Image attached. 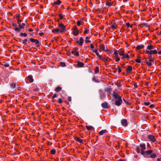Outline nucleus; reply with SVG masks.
I'll return each instance as SVG.
<instances>
[{"mask_svg":"<svg viewBox=\"0 0 161 161\" xmlns=\"http://www.w3.org/2000/svg\"><path fill=\"white\" fill-rule=\"evenodd\" d=\"M139 146L141 148L140 154L144 157L155 158L157 157L158 154H156L152 150L145 151L146 149V146L145 143L140 144Z\"/></svg>","mask_w":161,"mask_h":161,"instance_id":"1","label":"nucleus"},{"mask_svg":"<svg viewBox=\"0 0 161 161\" xmlns=\"http://www.w3.org/2000/svg\"><path fill=\"white\" fill-rule=\"evenodd\" d=\"M116 90L115 89L113 91V94H112V95L113 97L112 100H115V101L119 100H121L122 99L121 97L116 92Z\"/></svg>","mask_w":161,"mask_h":161,"instance_id":"2","label":"nucleus"},{"mask_svg":"<svg viewBox=\"0 0 161 161\" xmlns=\"http://www.w3.org/2000/svg\"><path fill=\"white\" fill-rule=\"evenodd\" d=\"M58 26L61 28L59 30L60 31L62 32H64L66 30L65 26L62 23H59L58 25Z\"/></svg>","mask_w":161,"mask_h":161,"instance_id":"3","label":"nucleus"},{"mask_svg":"<svg viewBox=\"0 0 161 161\" xmlns=\"http://www.w3.org/2000/svg\"><path fill=\"white\" fill-rule=\"evenodd\" d=\"M30 41L32 43H35V44L36 45V47H38L39 46V42L38 40L35 39L33 38H30Z\"/></svg>","mask_w":161,"mask_h":161,"instance_id":"4","label":"nucleus"},{"mask_svg":"<svg viewBox=\"0 0 161 161\" xmlns=\"http://www.w3.org/2000/svg\"><path fill=\"white\" fill-rule=\"evenodd\" d=\"M72 30L73 31V34L75 36H77L78 35L79 33V30H78L76 26H74L72 29Z\"/></svg>","mask_w":161,"mask_h":161,"instance_id":"5","label":"nucleus"},{"mask_svg":"<svg viewBox=\"0 0 161 161\" xmlns=\"http://www.w3.org/2000/svg\"><path fill=\"white\" fill-rule=\"evenodd\" d=\"M148 137L150 141H152V142H156V139L153 136L151 135H149Z\"/></svg>","mask_w":161,"mask_h":161,"instance_id":"6","label":"nucleus"},{"mask_svg":"<svg viewBox=\"0 0 161 161\" xmlns=\"http://www.w3.org/2000/svg\"><path fill=\"white\" fill-rule=\"evenodd\" d=\"M122 103V99H121V100H116L115 101L114 104L118 106H119Z\"/></svg>","mask_w":161,"mask_h":161,"instance_id":"7","label":"nucleus"},{"mask_svg":"<svg viewBox=\"0 0 161 161\" xmlns=\"http://www.w3.org/2000/svg\"><path fill=\"white\" fill-rule=\"evenodd\" d=\"M121 123L124 126H126L127 125V120L125 119H122L121 120Z\"/></svg>","mask_w":161,"mask_h":161,"instance_id":"8","label":"nucleus"},{"mask_svg":"<svg viewBox=\"0 0 161 161\" xmlns=\"http://www.w3.org/2000/svg\"><path fill=\"white\" fill-rule=\"evenodd\" d=\"M16 85L18 86L17 83L15 82H13L11 83L10 86L12 89H14L15 88Z\"/></svg>","mask_w":161,"mask_h":161,"instance_id":"9","label":"nucleus"},{"mask_svg":"<svg viewBox=\"0 0 161 161\" xmlns=\"http://www.w3.org/2000/svg\"><path fill=\"white\" fill-rule=\"evenodd\" d=\"M132 69V67L131 66H128L127 68L126 69V72L128 73H131Z\"/></svg>","mask_w":161,"mask_h":161,"instance_id":"10","label":"nucleus"},{"mask_svg":"<svg viewBox=\"0 0 161 161\" xmlns=\"http://www.w3.org/2000/svg\"><path fill=\"white\" fill-rule=\"evenodd\" d=\"M105 97V93L103 92L100 93V98L101 99L103 100L104 99Z\"/></svg>","mask_w":161,"mask_h":161,"instance_id":"11","label":"nucleus"},{"mask_svg":"<svg viewBox=\"0 0 161 161\" xmlns=\"http://www.w3.org/2000/svg\"><path fill=\"white\" fill-rule=\"evenodd\" d=\"M101 106L103 108H108V103L107 102H105L101 104Z\"/></svg>","mask_w":161,"mask_h":161,"instance_id":"12","label":"nucleus"},{"mask_svg":"<svg viewBox=\"0 0 161 161\" xmlns=\"http://www.w3.org/2000/svg\"><path fill=\"white\" fill-rule=\"evenodd\" d=\"M61 1L60 0H57L56 2H54L52 3V5L54 6L55 5H59L60 4Z\"/></svg>","mask_w":161,"mask_h":161,"instance_id":"13","label":"nucleus"},{"mask_svg":"<svg viewBox=\"0 0 161 161\" xmlns=\"http://www.w3.org/2000/svg\"><path fill=\"white\" fill-rule=\"evenodd\" d=\"M60 31L59 29L58 28L54 29L52 30V32L58 34V33Z\"/></svg>","mask_w":161,"mask_h":161,"instance_id":"14","label":"nucleus"},{"mask_svg":"<svg viewBox=\"0 0 161 161\" xmlns=\"http://www.w3.org/2000/svg\"><path fill=\"white\" fill-rule=\"evenodd\" d=\"M107 131L106 130H102L99 132L100 135H102L104 133H107Z\"/></svg>","mask_w":161,"mask_h":161,"instance_id":"15","label":"nucleus"},{"mask_svg":"<svg viewBox=\"0 0 161 161\" xmlns=\"http://www.w3.org/2000/svg\"><path fill=\"white\" fill-rule=\"evenodd\" d=\"M28 80H29V82L30 83H32L33 81V79L32 78V76L31 75H29L28 77Z\"/></svg>","mask_w":161,"mask_h":161,"instance_id":"16","label":"nucleus"},{"mask_svg":"<svg viewBox=\"0 0 161 161\" xmlns=\"http://www.w3.org/2000/svg\"><path fill=\"white\" fill-rule=\"evenodd\" d=\"M75 140L80 143H82L83 142L82 140L80 139L79 137H75Z\"/></svg>","mask_w":161,"mask_h":161,"instance_id":"17","label":"nucleus"},{"mask_svg":"<svg viewBox=\"0 0 161 161\" xmlns=\"http://www.w3.org/2000/svg\"><path fill=\"white\" fill-rule=\"evenodd\" d=\"M154 48V47L150 44H149L147 47V48L148 50L152 49H153Z\"/></svg>","mask_w":161,"mask_h":161,"instance_id":"18","label":"nucleus"},{"mask_svg":"<svg viewBox=\"0 0 161 161\" xmlns=\"http://www.w3.org/2000/svg\"><path fill=\"white\" fill-rule=\"evenodd\" d=\"M157 53V52L156 49H155L153 50L150 51V55H152L153 54H156Z\"/></svg>","mask_w":161,"mask_h":161,"instance_id":"19","label":"nucleus"},{"mask_svg":"<svg viewBox=\"0 0 161 161\" xmlns=\"http://www.w3.org/2000/svg\"><path fill=\"white\" fill-rule=\"evenodd\" d=\"M117 27V24L115 22H114L111 26V28L113 29H116Z\"/></svg>","mask_w":161,"mask_h":161,"instance_id":"20","label":"nucleus"},{"mask_svg":"<svg viewBox=\"0 0 161 161\" xmlns=\"http://www.w3.org/2000/svg\"><path fill=\"white\" fill-rule=\"evenodd\" d=\"M62 90V88L60 86H58L56 87L55 89V91L57 92H59L60 91Z\"/></svg>","mask_w":161,"mask_h":161,"instance_id":"21","label":"nucleus"},{"mask_svg":"<svg viewBox=\"0 0 161 161\" xmlns=\"http://www.w3.org/2000/svg\"><path fill=\"white\" fill-rule=\"evenodd\" d=\"M144 45H138L136 47V49L137 50H140L141 48H142L144 47Z\"/></svg>","mask_w":161,"mask_h":161,"instance_id":"22","label":"nucleus"},{"mask_svg":"<svg viewBox=\"0 0 161 161\" xmlns=\"http://www.w3.org/2000/svg\"><path fill=\"white\" fill-rule=\"evenodd\" d=\"M84 65V64L81 62H79L77 63V65L80 67H83Z\"/></svg>","mask_w":161,"mask_h":161,"instance_id":"23","label":"nucleus"},{"mask_svg":"<svg viewBox=\"0 0 161 161\" xmlns=\"http://www.w3.org/2000/svg\"><path fill=\"white\" fill-rule=\"evenodd\" d=\"M100 50H103L105 51V46L103 44H101L99 47Z\"/></svg>","mask_w":161,"mask_h":161,"instance_id":"24","label":"nucleus"},{"mask_svg":"<svg viewBox=\"0 0 161 161\" xmlns=\"http://www.w3.org/2000/svg\"><path fill=\"white\" fill-rule=\"evenodd\" d=\"M149 61L150 62H153L154 60V57H153L152 56H149Z\"/></svg>","mask_w":161,"mask_h":161,"instance_id":"25","label":"nucleus"},{"mask_svg":"<svg viewBox=\"0 0 161 161\" xmlns=\"http://www.w3.org/2000/svg\"><path fill=\"white\" fill-rule=\"evenodd\" d=\"M112 91V89L111 88L108 87L105 89V91L107 92H109L110 93H111V92Z\"/></svg>","mask_w":161,"mask_h":161,"instance_id":"26","label":"nucleus"},{"mask_svg":"<svg viewBox=\"0 0 161 161\" xmlns=\"http://www.w3.org/2000/svg\"><path fill=\"white\" fill-rule=\"evenodd\" d=\"M20 35L21 36H23L24 37H26L27 36V34L26 33H23L22 32H21L20 33Z\"/></svg>","mask_w":161,"mask_h":161,"instance_id":"27","label":"nucleus"},{"mask_svg":"<svg viewBox=\"0 0 161 161\" xmlns=\"http://www.w3.org/2000/svg\"><path fill=\"white\" fill-rule=\"evenodd\" d=\"M60 64L62 67H64L66 66V64L64 62H61L60 63Z\"/></svg>","mask_w":161,"mask_h":161,"instance_id":"28","label":"nucleus"},{"mask_svg":"<svg viewBox=\"0 0 161 161\" xmlns=\"http://www.w3.org/2000/svg\"><path fill=\"white\" fill-rule=\"evenodd\" d=\"M56 152V151L55 149H53L51 150V153L52 154H54Z\"/></svg>","mask_w":161,"mask_h":161,"instance_id":"29","label":"nucleus"},{"mask_svg":"<svg viewBox=\"0 0 161 161\" xmlns=\"http://www.w3.org/2000/svg\"><path fill=\"white\" fill-rule=\"evenodd\" d=\"M27 41V40L26 39H25L23 40L22 43L24 44L25 45H26V42Z\"/></svg>","mask_w":161,"mask_h":161,"instance_id":"30","label":"nucleus"},{"mask_svg":"<svg viewBox=\"0 0 161 161\" xmlns=\"http://www.w3.org/2000/svg\"><path fill=\"white\" fill-rule=\"evenodd\" d=\"M86 127L88 130H90L91 128H94L93 127L91 126H88L86 125Z\"/></svg>","mask_w":161,"mask_h":161,"instance_id":"31","label":"nucleus"},{"mask_svg":"<svg viewBox=\"0 0 161 161\" xmlns=\"http://www.w3.org/2000/svg\"><path fill=\"white\" fill-rule=\"evenodd\" d=\"M114 54L115 55V57L118 58V53L117 50H115L114 53Z\"/></svg>","mask_w":161,"mask_h":161,"instance_id":"32","label":"nucleus"},{"mask_svg":"<svg viewBox=\"0 0 161 161\" xmlns=\"http://www.w3.org/2000/svg\"><path fill=\"white\" fill-rule=\"evenodd\" d=\"M4 66L6 67H8L9 66V64L8 63H4L3 64H2Z\"/></svg>","mask_w":161,"mask_h":161,"instance_id":"33","label":"nucleus"},{"mask_svg":"<svg viewBox=\"0 0 161 161\" xmlns=\"http://www.w3.org/2000/svg\"><path fill=\"white\" fill-rule=\"evenodd\" d=\"M136 150L137 153H140L141 152V149L139 147H137Z\"/></svg>","mask_w":161,"mask_h":161,"instance_id":"34","label":"nucleus"},{"mask_svg":"<svg viewBox=\"0 0 161 161\" xmlns=\"http://www.w3.org/2000/svg\"><path fill=\"white\" fill-rule=\"evenodd\" d=\"M146 64L148 65V66H151L152 65V63L151 62H146Z\"/></svg>","mask_w":161,"mask_h":161,"instance_id":"35","label":"nucleus"},{"mask_svg":"<svg viewBox=\"0 0 161 161\" xmlns=\"http://www.w3.org/2000/svg\"><path fill=\"white\" fill-rule=\"evenodd\" d=\"M15 31L19 32L20 31V30L19 29V27H15L14 29H13Z\"/></svg>","mask_w":161,"mask_h":161,"instance_id":"36","label":"nucleus"},{"mask_svg":"<svg viewBox=\"0 0 161 161\" xmlns=\"http://www.w3.org/2000/svg\"><path fill=\"white\" fill-rule=\"evenodd\" d=\"M124 56L125 58H126L128 59L130 58V57L127 53H125Z\"/></svg>","mask_w":161,"mask_h":161,"instance_id":"37","label":"nucleus"},{"mask_svg":"<svg viewBox=\"0 0 161 161\" xmlns=\"http://www.w3.org/2000/svg\"><path fill=\"white\" fill-rule=\"evenodd\" d=\"M99 71V68L97 67H96L95 68V73H97Z\"/></svg>","mask_w":161,"mask_h":161,"instance_id":"38","label":"nucleus"},{"mask_svg":"<svg viewBox=\"0 0 161 161\" xmlns=\"http://www.w3.org/2000/svg\"><path fill=\"white\" fill-rule=\"evenodd\" d=\"M18 23V25L19 24H21V23L22 22V20H21L19 18H18L17 19Z\"/></svg>","mask_w":161,"mask_h":161,"instance_id":"39","label":"nucleus"},{"mask_svg":"<svg viewBox=\"0 0 161 161\" xmlns=\"http://www.w3.org/2000/svg\"><path fill=\"white\" fill-rule=\"evenodd\" d=\"M76 52V51H75V49H72V50L71 51V53L73 55H75V53Z\"/></svg>","mask_w":161,"mask_h":161,"instance_id":"40","label":"nucleus"},{"mask_svg":"<svg viewBox=\"0 0 161 161\" xmlns=\"http://www.w3.org/2000/svg\"><path fill=\"white\" fill-rule=\"evenodd\" d=\"M124 51H122L120 53H119V54L121 56H123L125 55V53H124Z\"/></svg>","mask_w":161,"mask_h":161,"instance_id":"41","label":"nucleus"},{"mask_svg":"<svg viewBox=\"0 0 161 161\" xmlns=\"http://www.w3.org/2000/svg\"><path fill=\"white\" fill-rule=\"evenodd\" d=\"M18 26H19V29L20 30V29H23L24 28V26H23V25H21V24H19Z\"/></svg>","mask_w":161,"mask_h":161,"instance_id":"42","label":"nucleus"},{"mask_svg":"<svg viewBox=\"0 0 161 161\" xmlns=\"http://www.w3.org/2000/svg\"><path fill=\"white\" fill-rule=\"evenodd\" d=\"M105 5L106 6H111L112 5V3H106L105 4Z\"/></svg>","mask_w":161,"mask_h":161,"instance_id":"43","label":"nucleus"},{"mask_svg":"<svg viewBox=\"0 0 161 161\" xmlns=\"http://www.w3.org/2000/svg\"><path fill=\"white\" fill-rule=\"evenodd\" d=\"M62 102H63L61 98H59L58 99V103H59L61 104L62 103Z\"/></svg>","mask_w":161,"mask_h":161,"instance_id":"44","label":"nucleus"},{"mask_svg":"<svg viewBox=\"0 0 161 161\" xmlns=\"http://www.w3.org/2000/svg\"><path fill=\"white\" fill-rule=\"evenodd\" d=\"M135 61L136 62L138 63H141V61L140 60V59H136L135 60Z\"/></svg>","mask_w":161,"mask_h":161,"instance_id":"45","label":"nucleus"},{"mask_svg":"<svg viewBox=\"0 0 161 161\" xmlns=\"http://www.w3.org/2000/svg\"><path fill=\"white\" fill-rule=\"evenodd\" d=\"M89 31V30L86 29V30H85V31H84V33L85 34H87V33H88Z\"/></svg>","mask_w":161,"mask_h":161,"instance_id":"46","label":"nucleus"},{"mask_svg":"<svg viewBox=\"0 0 161 161\" xmlns=\"http://www.w3.org/2000/svg\"><path fill=\"white\" fill-rule=\"evenodd\" d=\"M68 100L69 102L71 101V97L70 96H69L68 97Z\"/></svg>","mask_w":161,"mask_h":161,"instance_id":"47","label":"nucleus"},{"mask_svg":"<svg viewBox=\"0 0 161 161\" xmlns=\"http://www.w3.org/2000/svg\"><path fill=\"white\" fill-rule=\"evenodd\" d=\"M102 60H103L104 62H108V61L107 59L105 58H102Z\"/></svg>","mask_w":161,"mask_h":161,"instance_id":"48","label":"nucleus"},{"mask_svg":"<svg viewBox=\"0 0 161 161\" xmlns=\"http://www.w3.org/2000/svg\"><path fill=\"white\" fill-rule=\"evenodd\" d=\"M117 68H118V70L119 73H120L121 72V69L120 68V67H119L118 66V67H117Z\"/></svg>","mask_w":161,"mask_h":161,"instance_id":"49","label":"nucleus"},{"mask_svg":"<svg viewBox=\"0 0 161 161\" xmlns=\"http://www.w3.org/2000/svg\"><path fill=\"white\" fill-rule=\"evenodd\" d=\"M144 104L146 106H148L150 104L148 102H144Z\"/></svg>","mask_w":161,"mask_h":161,"instance_id":"50","label":"nucleus"},{"mask_svg":"<svg viewBox=\"0 0 161 161\" xmlns=\"http://www.w3.org/2000/svg\"><path fill=\"white\" fill-rule=\"evenodd\" d=\"M77 25L78 26H79L81 24L80 22V21H77Z\"/></svg>","mask_w":161,"mask_h":161,"instance_id":"51","label":"nucleus"},{"mask_svg":"<svg viewBox=\"0 0 161 161\" xmlns=\"http://www.w3.org/2000/svg\"><path fill=\"white\" fill-rule=\"evenodd\" d=\"M123 100L124 102H125V103L127 105H130V103L126 101V100L125 99H123Z\"/></svg>","mask_w":161,"mask_h":161,"instance_id":"52","label":"nucleus"},{"mask_svg":"<svg viewBox=\"0 0 161 161\" xmlns=\"http://www.w3.org/2000/svg\"><path fill=\"white\" fill-rule=\"evenodd\" d=\"M58 16H59L60 19H63V17L61 14H59Z\"/></svg>","mask_w":161,"mask_h":161,"instance_id":"53","label":"nucleus"},{"mask_svg":"<svg viewBox=\"0 0 161 161\" xmlns=\"http://www.w3.org/2000/svg\"><path fill=\"white\" fill-rule=\"evenodd\" d=\"M155 106L153 104H151L149 106V108H154Z\"/></svg>","mask_w":161,"mask_h":161,"instance_id":"54","label":"nucleus"},{"mask_svg":"<svg viewBox=\"0 0 161 161\" xmlns=\"http://www.w3.org/2000/svg\"><path fill=\"white\" fill-rule=\"evenodd\" d=\"M57 97V95L56 94H54L53 96L52 97V98L54 99Z\"/></svg>","mask_w":161,"mask_h":161,"instance_id":"55","label":"nucleus"},{"mask_svg":"<svg viewBox=\"0 0 161 161\" xmlns=\"http://www.w3.org/2000/svg\"><path fill=\"white\" fill-rule=\"evenodd\" d=\"M34 91H36V92H38L39 91V89L38 88H35V89H34L33 90Z\"/></svg>","mask_w":161,"mask_h":161,"instance_id":"56","label":"nucleus"},{"mask_svg":"<svg viewBox=\"0 0 161 161\" xmlns=\"http://www.w3.org/2000/svg\"><path fill=\"white\" fill-rule=\"evenodd\" d=\"M146 53L147 54H150V51H149L148 50L146 51Z\"/></svg>","mask_w":161,"mask_h":161,"instance_id":"57","label":"nucleus"},{"mask_svg":"<svg viewBox=\"0 0 161 161\" xmlns=\"http://www.w3.org/2000/svg\"><path fill=\"white\" fill-rule=\"evenodd\" d=\"M79 40L80 41L84 42V40L82 37H80V38Z\"/></svg>","mask_w":161,"mask_h":161,"instance_id":"58","label":"nucleus"},{"mask_svg":"<svg viewBox=\"0 0 161 161\" xmlns=\"http://www.w3.org/2000/svg\"><path fill=\"white\" fill-rule=\"evenodd\" d=\"M12 25L13 27H15L17 26V25L16 24L14 23H12Z\"/></svg>","mask_w":161,"mask_h":161,"instance_id":"59","label":"nucleus"},{"mask_svg":"<svg viewBox=\"0 0 161 161\" xmlns=\"http://www.w3.org/2000/svg\"><path fill=\"white\" fill-rule=\"evenodd\" d=\"M75 56H78V55H79V52H76L75 53Z\"/></svg>","mask_w":161,"mask_h":161,"instance_id":"60","label":"nucleus"},{"mask_svg":"<svg viewBox=\"0 0 161 161\" xmlns=\"http://www.w3.org/2000/svg\"><path fill=\"white\" fill-rule=\"evenodd\" d=\"M83 42H84L80 41L79 44L80 46H82Z\"/></svg>","mask_w":161,"mask_h":161,"instance_id":"61","label":"nucleus"},{"mask_svg":"<svg viewBox=\"0 0 161 161\" xmlns=\"http://www.w3.org/2000/svg\"><path fill=\"white\" fill-rule=\"evenodd\" d=\"M90 47L92 49H93V48H94L93 45L92 44H91V45H90Z\"/></svg>","mask_w":161,"mask_h":161,"instance_id":"62","label":"nucleus"},{"mask_svg":"<svg viewBox=\"0 0 161 161\" xmlns=\"http://www.w3.org/2000/svg\"><path fill=\"white\" fill-rule=\"evenodd\" d=\"M16 18H17V19L18 18H19L20 16V14H18L16 15Z\"/></svg>","mask_w":161,"mask_h":161,"instance_id":"63","label":"nucleus"},{"mask_svg":"<svg viewBox=\"0 0 161 161\" xmlns=\"http://www.w3.org/2000/svg\"><path fill=\"white\" fill-rule=\"evenodd\" d=\"M134 86L135 88H137L138 86L136 83H135L134 84Z\"/></svg>","mask_w":161,"mask_h":161,"instance_id":"64","label":"nucleus"}]
</instances>
